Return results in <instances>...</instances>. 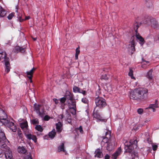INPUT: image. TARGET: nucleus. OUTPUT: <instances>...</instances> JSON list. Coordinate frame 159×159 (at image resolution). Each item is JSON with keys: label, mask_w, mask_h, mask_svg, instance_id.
Instances as JSON below:
<instances>
[{"label": "nucleus", "mask_w": 159, "mask_h": 159, "mask_svg": "<svg viewBox=\"0 0 159 159\" xmlns=\"http://www.w3.org/2000/svg\"><path fill=\"white\" fill-rule=\"evenodd\" d=\"M148 94V90H131L129 96L131 99L134 100L146 98Z\"/></svg>", "instance_id": "f257e3e1"}, {"label": "nucleus", "mask_w": 159, "mask_h": 159, "mask_svg": "<svg viewBox=\"0 0 159 159\" xmlns=\"http://www.w3.org/2000/svg\"><path fill=\"white\" fill-rule=\"evenodd\" d=\"M2 115L3 117H1L0 122L9 128L13 132H16L17 129L16 125L13 122L7 119V115L4 111L2 112Z\"/></svg>", "instance_id": "f03ea898"}, {"label": "nucleus", "mask_w": 159, "mask_h": 159, "mask_svg": "<svg viewBox=\"0 0 159 159\" xmlns=\"http://www.w3.org/2000/svg\"><path fill=\"white\" fill-rule=\"evenodd\" d=\"M2 61V62H4L6 66L5 71L7 73L10 70V64L9 63V58L7 57L6 52L3 51L0 49V61Z\"/></svg>", "instance_id": "7ed1b4c3"}, {"label": "nucleus", "mask_w": 159, "mask_h": 159, "mask_svg": "<svg viewBox=\"0 0 159 159\" xmlns=\"http://www.w3.org/2000/svg\"><path fill=\"white\" fill-rule=\"evenodd\" d=\"M34 110L40 117L43 118L45 115V111L40 105L35 103L34 106Z\"/></svg>", "instance_id": "20e7f679"}, {"label": "nucleus", "mask_w": 159, "mask_h": 159, "mask_svg": "<svg viewBox=\"0 0 159 159\" xmlns=\"http://www.w3.org/2000/svg\"><path fill=\"white\" fill-rule=\"evenodd\" d=\"M95 102L97 107L102 108L106 105L105 100L102 98L98 97L95 99Z\"/></svg>", "instance_id": "39448f33"}, {"label": "nucleus", "mask_w": 159, "mask_h": 159, "mask_svg": "<svg viewBox=\"0 0 159 159\" xmlns=\"http://www.w3.org/2000/svg\"><path fill=\"white\" fill-rule=\"evenodd\" d=\"M134 29L136 33L135 36L137 39L139 41L141 45L142 46L144 43L145 41L144 39L137 32V30L139 26L136 22L134 24Z\"/></svg>", "instance_id": "423d86ee"}, {"label": "nucleus", "mask_w": 159, "mask_h": 159, "mask_svg": "<svg viewBox=\"0 0 159 159\" xmlns=\"http://www.w3.org/2000/svg\"><path fill=\"white\" fill-rule=\"evenodd\" d=\"M6 141L9 142V141L6 139L4 132L0 129V147L2 148L5 147Z\"/></svg>", "instance_id": "0eeeda50"}, {"label": "nucleus", "mask_w": 159, "mask_h": 159, "mask_svg": "<svg viewBox=\"0 0 159 159\" xmlns=\"http://www.w3.org/2000/svg\"><path fill=\"white\" fill-rule=\"evenodd\" d=\"M131 141H130L128 142L126 140H124L123 143H124L125 146V152H128L129 153L132 152V150L134 149V147L131 144Z\"/></svg>", "instance_id": "6e6552de"}, {"label": "nucleus", "mask_w": 159, "mask_h": 159, "mask_svg": "<svg viewBox=\"0 0 159 159\" xmlns=\"http://www.w3.org/2000/svg\"><path fill=\"white\" fill-rule=\"evenodd\" d=\"M95 108L94 109L93 112L94 118L98 120V121H99L102 122H106L107 120L102 117L98 112L97 111H95Z\"/></svg>", "instance_id": "1a4fd4ad"}, {"label": "nucleus", "mask_w": 159, "mask_h": 159, "mask_svg": "<svg viewBox=\"0 0 159 159\" xmlns=\"http://www.w3.org/2000/svg\"><path fill=\"white\" fill-rule=\"evenodd\" d=\"M134 37H132L131 39L132 41L129 45L128 48L129 52H130L131 54H132L135 50L134 42Z\"/></svg>", "instance_id": "9d476101"}, {"label": "nucleus", "mask_w": 159, "mask_h": 159, "mask_svg": "<svg viewBox=\"0 0 159 159\" xmlns=\"http://www.w3.org/2000/svg\"><path fill=\"white\" fill-rule=\"evenodd\" d=\"M70 102L68 103V106L70 109H73V111L72 113L73 114H75L76 113V110L75 108L76 107V103L75 100L72 99L71 100H70Z\"/></svg>", "instance_id": "9b49d317"}, {"label": "nucleus", "mask_w": 159, "mask_h": 159, "mask_svg": "<svg viewBox=\"0 0 159 159\" xmlns=\"http://www.w3.org/2000/svg\"><path fill=\"white\" fill-rule=\"evenodd\" d=\"M25 136L29 140H32L35 143L37 142V139L35 136L30 134L25 133Z\"/></svg>", "instance_id": "f8f14e48"}, {"label": "nucleus", "mask_w": 159, "mask_h": 159, "mask_svg": "<svg viewBox=\"0 0 159 159\" xmlns=\"http://www.w3.org/2000/svg\"><path fill=\"white\" fill-rule=\"evenodd\" d=\"M36 68L33 67L30 71L26 72V75L27 77L30 80V83L32 82V78L33 76V74Z\"/></svg>", "instance_id": "ddd939ff"}, {"label": "nucleus", "mask_w": 159, "mask_h": 159, "mask_svg": "<svg viewBox=\"0 0 159 159\" xmlns=\"http://www.w3.org/2000/svg\"><path fill=\"white\" fill-rule=\"evenodd\" d=\"M56 129L57 132L58 133H60L63 129V124L61 122H58L56 124Z\"/></svg>", "instance_id": "4468645a"}, {"label": "nucleus", "mask_w": 159, "mask_h": 159, "mask_svg": "<svg viewBox=\"0 0 159 159\" xmlns=\"http://www.w3.org/2000/svg\"><path fill=\"white\" fill-rule=\"evenodd\" d=\"M106 137L104 136L102 137L103 140L102 141V142H104V143H108L109 142V139L110 137L111 133L110 131H108L106 132Z\"/></svg>", "instance_id": "2eb2a0df"}, {"label": "nucleus", "mask_w": 159, "mask_h": 159, "mask_svg": "<svg viewBox=\"0 0 159 159\" xmlns=\"http://www.w3.org/2000/svg\"><path fill=\"white\" fill-rule=\"evenodd\" d=\"M121 152V148L120 147L117 149L115 152L113 154L112 158L113 159H116L117 157L120 154Z\"/></svg>", "instance_id": "dca6fc26"}, {"label": "nucleus", "mask_w": 159, "mask_h": 159, "mask_svg": "<svg viewBox=\"0 0 159 159\" xmlns=\"http://www.w3.org/2000/svg\"><path fill=\"white\" fill-rule=\"evenodd\" d=\"M5 156L6 159H13L12 152L10 150L5 152Z\"/></svg>", "instance_id": "f3484780"}, {"label": "nucleus", "mask_w": 159, "mask_h": 159, "mask_svg": "<svg viewBox=\"0 0 159 159\" xmlns=\"http://www.w3.org/2000/svg\"><path fill=\"white\" fill-rule=\"evenodd\" d=\"M157 102H158L157 100H156L155 101V104H150L149 105V106L148 108H150V109H152V111L153 112L155 111H156V110H155V108L158 107Z\"/></svg>", "instance_id": "a211bd4d"}, {"label": "nucleus", "mask_w": 159, "mask_h": 159, "mask_svg": "<svg viewBox=\"0 0 159 159\" xmlns=\"http://www.w3.org/2000/svg\"><path fill=\"white\" fill-rule=\"evenodd\" d=\"M95 157H97L98 158H101L103 156V155L101 150L98 148L95 151Z\"/></svg>", "instance_id": "6ab92c4d"}, {"label": "nucleus", "mask_w": 159, "mask_h": 159, "mask_svg": "<svg viewBox=\"0 0 159 159\" xmlns=\"http://www.w3.org/2000/svg\"><path fill=\"white\" fill-rule=\"evenodd\" d=\"M151 19H152V18H151L150 16H146L143 20V23L147 25H150Z\"/></svg>", "instance_id": "aec40b11"}, {"label": "nucleus", "mask_w": 159, "mask_h": 159, "mask_svg": "<svg viewBox=\"0 0 159 159\" xmlns=\"http://www.w3.org/2000/svg\"><path fill=\"white\" fill-rule=\"evenodd\" d=\"M20 126L21 129L27 131L28 127V124L27 121H24L20 123Z\"/></svg>", "instance_id": "412c9836"}, {"label": "nucleus", "mask_w": 159, "mask_h": 159, "mask_svg": "<svg viewBox=\"0 0 159 159\" xmlns=\"http://www.w3.org/2000/svg\"><path fill=\"white\" fill-rule=\"evenodd\" d=\"M150 25L154 28H156L157 27L158 24L155 19L152 18V19H151V22H150Z\"/></svg>", "instance_id": "4be33fe9"}, {"label": "nucleus", "mask_w": 159, "mask_h": 159, "mask_svg": "<svg viewBox=\"0 0 159 159\" xmlns=\"http://www.w3.org/2000/svg\"><path fill=\"white\" fill-rule=\"evenodd\" d=\"M18 151L19 153L22 154H25L26 152V149L23 146H19L18 148Z\"/></svg>", "instance_id": "5701e85b"}, {"label": "nucleus", "mask_w": 159, "mask_h": 159, "mask_svg": "<svg viewBox=\"0 0 159 159\" xmlns=\"http://www.w3.org/2000/svg\"><path fill=\"white\" fill-rule=\"evenodd\" d=\"M65 96L67 98L69 99L70 100H71V99H72V95L69 90H66Z\"/></svg>", "instance_id": "b1692460"}, {"label": "nucleus", "mask_w": 159, "mask_h": 159, "mask_svg": "<svg viewBox=\"0 0 159 159\" xmlns=\"http://www.w3.org/2000/svg\"><path fill=\"white\" fill-rule=\"evenodd\" d=\"M114 146V145L113 143L109 142L107 147V149L109 151H111L113 149Z\"/></svg>", "instance_id": "393cba45"}, {"label": "nucleus", "mask_w": 159, "mask_h": 159, "mask_svg": "<svg viewBox=\"0 0 159 159\" xmlns=\"http://www.w3.org/2000/svg\"><path fill=\"white\" fill-rule=\"evenodd\" d=\"M56 134V131L55 129H53L48 134V136L49 137L53 139L55 137Z\"/></svg>", "instance_id": "a878e982"}, {"label": "nucleus", "mask_w": 159, "mask_h": 159, "mask_svg": "<svg viewBox=\"0 0 159 159\" xmlns=\"http://www.w3.org/2000/svg\"><path fill=\"white\" fill-rule=\"evenodd\" d=\"M15 50L17 52H20L23 53L25 51V48L19 46H16L15 48Z\"/></svg>", "instance_id": "bb28decb"}, {"label": "nucleus", "mask_w": 159, "mask_h": 159, "mask_svg": "<svg viewBox=\"0 0 159 159\" xmlns=\"http://www.w3.org/2000/svg\"><path fill=\"white\" fill-rule=\"evenodd\" d=\"M64 143H62L58 147V151L60 152L61 151H63L65 152V150L64 148Z\"/></svg>", "instance_id": "cd10ccee"}, {"label": "nucleus", "mask_w": 159, "mask_h": 159, "mask_svg": "<svg viewBox=\"0 0 159 159\" xmlns=\"http://www.w3.org/2000/svg\"><path fill=\"white\" fill-rule=\"evenodd\" d=\"M152 71L153 70L152 69H151L149 70L147 73V77L149 80H151L152 78Z\"/></svg>", "instance_id": "c85d7f7f"}, {"label": "nucleus", "mask_w": 159, "mask_h": 159, "mask_svg": "<svg viewBox=\"0 0 159 159\" xmlns=\"http://www.w3.org/2000/svg\"><path fill=\"white\" fill-rule=\"evenodd\" d=\"M59 100L60 102L61 103V108L62 109H64V107H63V106H62V105L65 102V101H66V98L65 97H63L60 99H59Z\"/></svg>", "instance_id": "c756f323"}, {"label": "nucleus", "mask_w": 159, "mask_h": 159, "mask_svg": "<svg viewBox=\"0 0 159 159\" xmlns=\"http://www.w3.org/2000/svg\"><path fill=\"white\" fill-rule=\"evenodd\" d=\"M128 75L130 76L132 79H135V78L133 76V70H132V68H129V71L128 73Z\"/></svg>", "instance_id": "7c9ffc66"}, {"label": "nucleus", "mask_w": 159, "mask_h": 159, "mask_svg": "<svg viewBox=\"0 0 159 159\" xmlns=\"http://www.w3.org/2000/svg\"><path fill=\"white\" fill-rule=\"evenodd\" d=\"M35 128L37 130L40 132H42L43 130V127L39 125H36L35 127Z\"/></svg>", "instance_id": "2f4dec72"}, {"label": "nucleus", "mask_w": 159, "mask_h": 159, "mask_svg": "<svg viewBox=\"0 0 159 159\" xmlns=\"http://www.w3.org/2000/svg\"><path fill=\"white\" fill-rule=\"evenodd\" d=\"M6 14V11L3 9L2 10L0 11V16L1 17H3L5 16Z\"/></svg>", "instance_id": "473e14b6"}, {"label": "nucleus", "mask_w": 159, "mask_h": 159, "mask_svg": "<svg viewBox=\"0 0 159 159\" xmlns=\"http://www.w3.org/2000/svg\"><path fill=\"white\" fill-rule=\"evenodd\" d=\"M73 91L75 93L79 92L82 93L84 95L86 94L85 91L84 90H73Z\"/></svg>", "instance_id": "72a5a7b5"}, {"label": "nucleus", "mask_w": 159, "mask_h": 159, "mask_svg": "<svg viewBox=\"0 0 159 159\" xmlns=\"http://www.w3.org/2000/svg\"><path fill=\"white\" fill-rule=\"evenodd\" d=\"M17 15V17L18 18V19H19V20L20 22H22L24 20V19L22 18V15L21 14H20V13H18Z\"/></svg>", "instance_id": "f704fd0d"}, {"label": "nucleus", "mask_w": 159, "mask_h": 159, "mask_svg": "<svg viewBox=\"0 0 159 159\" xmlns=\"http://www.w3.org/2000/svg\"><path fill=\"white\" fill-rule=\"evenodd\" d=\"M130 141H132L131 143L132 146L133 145H135V146H137V140L135 139H131L130 140Z\"/></svg>", "instance_id": "c9c22d12"}, {"label": "nucleus", "mask_w": 159, "mask_h": 159, "mask_svg": "<svg viewBox=\"0 0 159 159\" xmlns=\"http://www.w3.org/2000/svg\"><path fill=\"white\" fill-rule=\"evenodd\" d=\"M143 109L141 108H138L137 109V112L139 114H142L143 112Z\"/></svg>", "instance_id": "e433bc0d"}, {"label": "nucleus", "mask_w": 159, "mask_h": 159, "mask_svg": "<svg viewBox=\"0 0 159 159\" xmlns=\"http://www.w3.org/2000/svg\"><path fill=\"white\" fill-rule=\"evenodd\" d=\"M32 123L34 125L38 124L39 123L38 120L37 119H33L32 120Z\"/></svg>", "instance_id": "4c0bfd02"}, {"label": "nucleus", "mask_w": 159, "mask_h": 159, "mask_svg": "<svg viewBox=\"0 0 159 159\" xmlns=\"http://www.w3.org/2000/svg\"><path fill=\"white\" fill-rule=\"evenodd\" d=\"M14 13H12L10 14L7 17V18L9 20H11L14 16Z\"/></svg>", "instance_id": "58836bf2"}, {"label": "nucleus", "mask_w": 159, "mask_h": 159, "mask_svg": "<svg viewBox=\"0 0 159 159\" xmlns=\"http://www.w3.org/2000/svg\"><path fill=\"white\" fill-rule=\"evenodd\" d=\"M50 117L48 115L45 116L43 117V119L45 121H48L50 119Z\"/></svg>", "instance_id": "ea45409f"}, {"label": "nucleus", "mask_w": 159, "mask_h": 159, "mask_svg": "<svg viewBox=\"0 0 159 159\" xmlns=\"http://www.w3.org/2000/svg\"><path fill=\"white\" fill-rule=\"evenodd\" d=\"M76 129V130H79L80 133L81 134L83 133V129H82V126H80L79 128H77Z\"/></svg>", "instance_id": "a19ab883"}, {"label": "nucleus", "mask_w": 159, "mask_h": 159, "mask_svg": "<svg viewBox=\"0 0 159 159\" xmlns=\"http://www.w3.org/2000/svg\"><path fill=\"white\" fill-rule=\"evenodd\" d=\"M81 101L82 102L84 103H88V100L87 99L85 98H82Z\"/></svg>", "instance_id": "79ce46f5"}, {"label": "nucleus", "mask_w": 159, "mask_h": 159, "mask_svg": "<svg viewBox=\"0 0 159 159\" xmlns=\"http://www.w3.org/2000/svg\"><path fill=\"white\" fill-rule=\"evenodd\" d=\"M24 159H32L30 154H29L28 155H26L24 157Z\"/></svg>", "instance_id": "37998d69"}, {"label": "nucleus", "mask_w": 159, "mask_h": 159, "mask_svg": "<svg viewBox=\"0 0 159 159\" xmlns=\"http://www.w3.org/2000/svg\"><path fill=\"white\" fill-rule=\"evenodd\" d=\"M152 147L153 150L154 151H155L157 149V145H156L153 144L152 145Z\"/></svg>", "instance_id": "c03bdc74"}, {"label": "nucleus", "mask_w": 159, "mask_h": 159, "mask_svg": "<svg viewBox=\"0 0 159 159\" xmlns=\"http://www.w3.org/2000/svg\"><path fill=\"white\" fill-rule=\"evenodd\" d=\"M21 131L20 130H18V136L20 137H22V133H21Z\"/></svg>", "instance_id": "a18cd8bd"}, {"label": "nucleus", "mask_w": 159, "mask_h": 159, "mask_svg": "<svg viewBox=\"0 0 159 159\" xmlns=\"http://www.w3.org/2000/svg\"><path fill=\"white\" fill-rule=\"evenodd\" d=\"M151 118H146L144 121V122L145 123H148L150 121Z\"/></svg>", "instance_id": "49530a36"}, {"label": "nucleus", "mask_w": 159, "mask_h": 159, "mask_svg": "<svg viewBox=\"0 0 159 159\" xmlns=\"http://www.w3.org/2000/svg\"><path fill=\"white\" fill-rule=\"evenodd\" d=\"M59 99H57L56 98H54L53 99V101L55 102V103L56 104H57L59 103Z\"/></svg>", "instance_id": "de8ad7c7"}, {"label": "nucleus", "mask_w": 159, "mask_h": 159, "mask_svg": "<svg viewBox=\"0 0 159 159\" xmlns=\"http://www.w3.org/2000/svg\"><path fill=\"white\" fill-rule=\"evenodd\" d=\"M80 53V51L79 50V47H78L76 49V53L75 54H79Z\"/></svg>", "instance_id": "09e8293b"}, {"label": "nucleus", "mask_w": 159, "mask_h": 159, "mask_svg": "<svg viewBox=\"0 0 159 159\" xmlns=\"http://www.w3.org/2000/svg\"><path fill=\"white\" fill-rule=\"evenodd\" d=\"M109 156L108 154H107L105 157V159H109Z\"/></svg>", "instance_id": "8fccbe9b"}, {"label": "nucleus", "mask_w": 159, "mask_h": 159, "mask_svg": "<svg viewBox=\"0 0 159 159\" xmlns=\"http://www.w3.org/2000/svg\"><path fill=\"white\" fill-rule=\"evenodd\" d=\"M59 118H60L61 119H62L63 118V114H61L59 115Z\"/></svg>", "instance_id": "3c124183"}, {"label": "nucleus", "mask_w": 159, "mask_h": 159, "mask_svg": "<svg viewBox=\"0 0 159 159\" xmlns=\"http://www.w3.org/2000/svg\"><path fill=\"white\" fill-rule=\"evenodd\" d=\"M78 54H75V58L76 59H78Z\"/></svg>", "instance_id": "603ef678"}, {"label": "nucleus", "mask_w": 159, "mask_h": 159, "mask_svg": "<svg viewBox=\"0 0 159 159\" xmlns=\"http://www.w3.org/2000/svg\"><path fill=\"white\" fill-rule=\"evenodd\" d=\"M30 18V16H26L25 17V20H29Z\"/></svg>", "instance_id": "864d4df0"}, {"label": "nucleus", "mask_w": 159, "mask_h": 159, "mask_svg": "<svg viewBox=\"0 0 159 159\" xmlns=\"http://www.w3.org/2000/svg\"><path fill=\"white\" fill-rule=\"evenodd\" d=\"M144 62H146V63H143L144 64H148L149 63V62L148 61H144Z\"/></svg>", "instance_id": "5fc2aeb1"}, {"label": "nucleus", "mask_w": 159, "mask_h": 159, "mask_svg": "<svg viewBox=\"0 0 159 159\" xmlns=\"http://www.w3.org/2000/svg\"><path fill=\"white\" fill-rule=\"evenodd\" d=\"M2 8L1 7V6H0V11H1L2 10Z\"/></svg>", "instance_id": "6e6d98bb"}, {"label": "nucleus", "mask_w": 159, "mask_h": 159, "mask_svg": "<svg viewBox=\"0 0 159 159\" xmlns=\"http://www.w3.org/2000/svg\"><path fill=\"white\" fill-rule=\"evenodd\" d=\"M105 75V76H106V78H103L105 79H107V75Z\"/></svg>", "instance_id": "4d7b16f0"}, {"label": "nucleus", "mask_w": 159, "mask_h": 159, "mask_svg": "<svg viewBox=\"0 0 159 159\" xmlns=\"http://www.w3.org/2000/svg\"><path fill=\"white\" fill-rule=\"evenodd\" d=\"M33 39L34 41H35L36 39V38H33Z\"/></svg>", "instance_id": "13d9d810"}, {"label": "nucleus", "mask_w": 159, "mask_h": 159, "mask_svg": "<svg viewBox=\"0 0 159 159\" xmlns=\"http://www.w3.org/2000/svg\"><path fill=\"white\" fill-rule=\"evenodd\" d=\"M100 90H98V91L96 92V94H97V92L99 93V91Z\"/></svg>", "instance_id": "bf43d9fd"}, {"label": "nucleus", "mask_w": 159, "mask_h": 159, "mask_svg": "<svg viewBox=\"0 0 159 159\" xmlns=\"http://www.w3.org/2000/svg\"><path fill=\"white\" fill-rule=\"evenodd\" d=\"M76 89H79L77 87H76Z\"/></svg>", "instance_id": "052dcab7"}, {"label": "nucleus", "mask_w": 159, "mask_h": 159, "mask_svg": "<svg viewBox=\"0 0 159 159\" xmlns=\"http://www.w3.org/2000/svg\"><path fill=\"white\" fill-rule=\"evenodd\" d=\"M158 39L159 40V34H158Z\"/></svg>", "instance_id": "680f3d73"}, {"label": "nucleus", "mask_w": 159, "mask_h": 159, "mask_svg": "<svg viewBox=\"0 0 159 159\" xmlns=\"http://www.w3.org/2000/svg\"><path fill=\"white\" fill-rule=\"evenodd\" d=\"M104 89H106V88L105 87H104Z\"/></svg>", "instance_id": "e2e57ef3"}, {"label": "nucleus", "mask_w": 159, "mask_h": 159, "mask_svg": "<svg viewBox=\"0 0 159 159\" xmlns=\"http://www.w3.org/2000/svg\"><path fill=\"white\" fill-rule=\"evenodd\" d=\"M106 88H107V89H109V88H107V87H106Z\"/></svg>", "instance_id": "0e129e2a"}, {"label": "nucleus", "mask_w": 159, "mask_h": 159, "mask_svg": "<svg viewBox=\"0 0 159 159\" xmlns=\"http://www.w3.org/2000/svg\"><path fill=\"white\" fill-rule=\"evenodd\" d=\"M16 11L17 12H17V10H16Z\"/></svg>", "instance_id": "69168bd1"}, {"label": "nucleus", "mask_w": 159, "mask_h": 159, "mask_svg": "<svg viewBox=\"0 0 159 159\" xmlns=\"http://www.w3.org/2000/svg\"><path fill=\"white\" fill-rule=\"evenodd\" d=\"M108 85L109 86H110V84H108Z\"/></svg>", "instance_id": "338daca9"}, {"label": "nucleus", "mask_w": 159, "mask_h": 159, "mask_svg": "<svg viewBox=\"0 0 159 159\" xmlns=\"http://www.w3.org/2000/svg\"><path fill=\"white\" fill-rule=\"evenodd\" d=\"M74 89H74V88H73V90H74Z\"/></svg>", "instance_id": "774afa93"}]
</instances>
